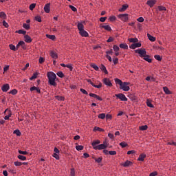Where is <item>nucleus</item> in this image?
I'll use <instances>...</instances> for the list:
<instances>
[{
    "mask_svg": "<svg viewBox=\"0 0 176 176\" xmlns=\"http://www.w3.org/2000/svg\"><path fill=\"white\" fill-rule=\"evenodd\" d=\"M34 90H36L37 93H41V89L39 87L35 86L30 87V91H34Z\"/></svg>",
    "mask_w": 176,
    "mask_h": 176,
    "instance_id": "a878e982",
    "label": "nucleus"
},
{
    "mask_svg": "<svg viewBox=\"0 0 176 176\" xmlns=\"http://www.w3.org/2000/svg\"><path fill=\"white\" fill-rule=\"evenodd\" d=\"M4 112H8V115L4 117L5 120H9V118L12 116V111L6 109Z\"/></svg>",
    "mask_w": 176,
    "mask_h": 176,
    "instance_id": "a211bd4d",
    "label": "nucleus"
},
{
    "mask_svg": "<svg viewBox=\"0 0 176 176\" xmlns=\"http://www.w3.org/2000/svg\"><path fill=\"white\" fill-rule=\"evenodd\" d=\"M135 53H138L139 54L140 57L142 58H144L145 56L146 55V50L145 49H138L135 50Z\"/></svg>",
    "mask_w": 176,
    "mask_h": 176,
    "instance_id": "20e7f679",
    "label": "nucleus"
},
{
    "mask_svg": "<svg viewBox=\"0 0 176 176\" xmlns=\"http://www.w3.org/2000/svg\"><path fill=\"white\" fill-rule=\"evenodd\" d=\"M89 97H93L94 98H96V100H98V101H102V98L101 97L93 93L89 94Z\"/></svg>",
    "mask_w": 176,
    "mask_h": 176,
    "instance_id": "dca6fc26",
    "label": "nucleus"
},
{
    "mask_svg": "<svg viewBox=\"0 0 176 176\" xmlns=\"http://www.w3.org/2000/svg\"><path fill=\"white\" fill-rule=\"evenodd\" d=\"M14 166H16V167H20V166H23V162L16 161V162H14Z\"/></svg>",
    "mask_w": 176,
    "mask_h": 176,
    "instance_id": "37998d69",
    "label": "nucleus"
},
{
    "mask_svg": "<svg viewBox=\"0 0 176 176\" xmlns=\"http://www.w3.org/2000/svg\"><path fill=\"white\" fill-rule=\"evenodd\" d=\"M34 20L36 21H38V23H42V18L41 17V16L38 15V16H36L34 17Z\"/></svg>",
    "mask_w": 176,
    "mask_h": 176,
    "instance_id": "c9c22d12",
    "label": "nucleus"
},
{
    "mask_svg": "<svg viewBox=\"0 0 176 176\" xmlns=\"http://www.w3.org/2000/svg\"><path fill=\"white\" fill-rule=\"evenodd\" d=\"M9 47H10V50H13V52H16V46H14V45H13V44H10Z\"/></svg>",
    "mask_w": 176,
    "mask_h": 176,
    "instance_id": "79ce46f5",
    "label": "nucleus"
},
{
    "mask_svg": "<svg viewBox=\"0 0 176 176\" xmlns=\"http://www.w3.org/2000/svg\"><path fill=\"white\" fill-rule=\"evenodd\" d=\"M102 82L105 86H107L108 87H112V82L109 78H105L102 80Z\"/></svg>",
    "mask_w": 176,
    "mask_h": 176,
    "instance_id": "6e6552de",
    "label": "nucleus"
},
{
    "mask_svg": "<svg viewBox=\"0 0 176 176\" xmlns=\"http://www.w3.org/2000/svg\"><path fill=\"white\" fill-rule=\"evenodd\" d=\"M48 83L51 86H57V82H56V79H57V76L53 72H47Z\"/></svg>",
    "mask_w": 176,
    "mask_h": 176,
    "instance_id": "f03ea898",
    "label": "nucleus"
},
{
    "mask_svg": "<svg viewBox=\"0 0 176 176\" xmlns=\"http://www.w3.org/2000/svg\"><path fill=\"white\" fill-rule=\"evenodd\" d=\"M120 165L122 166V167H131V166L133 165V162L129 160H126Z\"/></svg>",
    "mask_w": 176,
    "mask_h": 176,
    "instance_id": "f8f14e48",
    "label": "nucleus"
},
{
    "mask_svg": "<svg viewBox=\"0 0 176 176\" xmlns=\"http://www.w3.org/2000/svg\"><path fill=\"white\" fill-rule=\"evenodd\" d=\"M80 91H81V93H82V94H85L86 96H87V94H89V93H87V91L83 88L80 89Z\"/></svg>",
    "mask_w": 176,
    "mask_h": 176,
    "instance_id": "052dcab7",
    "label": "nucleus"
},
{
    "mask_svg": "<svg viewBox=\"0 0 176 176\" xmlns=\"http://www.w3.org/2000/svg\"><path fill=\"white\" fill-rule=\"evenodd\" d=\"M119 46L115 45L113 46V50L115 51V52H119Z\"/></svg>",
    "mask_w": 176,
    "mask_h": 176,
    "instance_id": "e2e57ef3",
    "label": "nucleus"
},
{
    "mask_svg": "<svg viewBox=\"0 0 176 176\" xmlns=\"http://www.w3.org/2000/svg\"><path fill=\"white\" fill-rule=\"evenodd\" d=\"M10 94H12V96H16L17 94V89H14L10 91Z\"/></svg>",
    "mask_w": 176,
    "mask_h": 176,
    "instance_id": "de8ad7c7",
    "label": "nucleus"
},
{
    "mask_svg": "<svg viewBox=\"0 0 176 176\" xmlns=\"http://www.w3.org/2000/svg\"><path fill=\"white\" fill-rule=\"evenodd\" d=\"M38 63H39V64H42L43 63H45V58L41 56L39 58Z\"/></svg>",
    "mask_w": 176,
    "mask_h": 176,
    "instance_id": "69168bd1",
    "label": "nucleus"
},
{
    "mask_svg": "<svg viewBox=\"0 0 176 176\" xmlns=\"http://www.w3.org/2000/svg\"><path fill=\"white\" fill-rule=\"evenodd\" d=\"M114 80L116 85H119L120 89L121 90H123V91H129L130 90V87L129 86V85H130V82H123L122 80L119 78H115Z\"/></svg>",
    "mask_w": 176,
    "mask_h": 176,
    "instance_id": "f257e3e1",
    "label": "nucleus"
},
{
    "mask_svg": "<svg viewBox=\"0 0 176 176\" xmlns=\"http://www.w3.org/2000/svg\"><path fill=\"white\" fill-rule=\"evenodd\" d=\"M23 28H25V30H30V28H31V26L30 25V23H23Z\"/></svg>",
    "mask_w": 176,
    "mask_h": 176,
    "instance_id": "e433bc0d",
    "label": "nucleus"
},
{
    "mask_svg": "<svg viewBox=\"0 0 176 176\" xmlns=\"http://www.w3.org/2000/svg\"><path fill=\"white\" fill-rule=\"evenodd\" d=\"M139 130L141 131H145V130H148V125H142L139 126Z\"/></svg>",
    "mask_w": 176,
    "mask_h": 176,
    "instance_id": "cd10ccee",
    "label": "nucleus"
},
{
    "mask_svg": "<svg viewBox=\"0 0 176 176\" xmlns=\"http://www.w3.org/2000/svg\"><path fill=\"white\" fill-rule=\"evenodd\" d=\"M57 76L59 78H64V73L63 72H58L56 73Z\"/></svg>",
    "mask_w": 176,
    "mask_h": 176,
    "instance_id": "09e8293b",
    "label": "nucleus"
},
{
    "mask_svg": "<svg viewBox=\"0 0 176 176\" xmlns=\"http://www.w3.org/2000/svg\"><path fill=\"white\" fill-rule=\"evenodd\" d=\"M100 144H101V141H100V140H96L91 143V146L95 151H97V148L98 147Z\"/></svg>",
    "mask_w": 176,
    "mask_h": 176,
    "instance_id": "9d476101",
    "label": "nucleus"
},
{
    "mask_svg": "<svg viewBox=\"0 0 176 176\" xmlns=\"http://www.w3.org/2000/svg\"><path fill=\"white\" fill-rule=\"evenodd\" d=\"M158 10H160V12H162L163 10H166V7L163 6H158Z\"/></svg>",
    "mask_w": 176,
    "mask_h": 176,
    "instance_id": "13d9d810",
    "label": "nucleus"
},
{
    "mask_svg": "<svg viewBox=\"0 0 176 176\" xmlns=\"http://www.w3.org/2000/svg\"><path fill=\"white\" fill-rule=\"evenodd\" d=\"M98 119L104 120V119H105V118H106V115H105V113H100V114L98 116Z\"/></svg>",
    "mask_w": 176,
    "mask_h": 176,
    "instance_id": "4c0bfd02",
    "label": "nucleus"
},
{
    "mask_svg": "<svg viewBox=\"0 0 176 176\" xmlns=\"http://www.w3.org/2000/svg\"><path fill=\"white\" fill-rule=\"evenodd\" d=\"M146 105L147 107H148L149 108H155V106H153L152 104V102L151 101H149V99H147L146 100Z\"/></svg>",
    "mask_w": 176,
    "mask_h": 176,
    "instance_id": "2f4dec72",
    "label": "nucleus"
},
{
    "mask_svg": "<svg viewBox=\"0 0 176 176\" xmlns=\"http://www.w3.org/2000/svg\"><path fill=\"white\" fill-rule=\"evenodd\" d=\"M36 6V3H32L30 4V7H29V9L30 10H34V9H35V7Z\"/></svg>",
    "mask_w": 176,
    "mask_h": 176,
    "instance_id": "864d4df0",
    "label": "nucleus"
},
{
    "mask_svg": "<svg viewBox=\"0 0 176 176\" xmlns=\"http://www.w3.org/2000/svg\"><path fill=\"white\" fill-rule=\"evenodd\" d=\"M18 159H19L20 160L24 161V160H27V157L19 155H18Z\"/></svg>",
    "mask_w": 176,
    "mask_h": 176,
    "instance_id": "c03bdc74",
    "label": "nucleus"
},
{
    "mask_svg": "<svg viewBox=\"0 0 176 176\" xmlns=\"http://www.w3.org/2000/svg\"><path fill=\"white\" fill-rule=\"evenodd\" d=\"M166 145H172L173 146H176V142H173V141L168 142V143H166Z\"/></svg>",
    "mask_w": 176,
    "mask_h": 176,
    "instance_id": "0e129e2a",
    "label": "nucleus"
},
{
    "mask_svg": "<svg viewBox=\"0 0 176 176\" xmlns=\"http://www.w3.org/2000/svg\"><path fill=\"white\" fill-rule=\"evenodd\" d=\"M91 68H94V69H95V71H98V69H99V67L95 63H91Z\"/></svg>",
    "mask_w": 176,
    "mask_h": 176,
    "instance_id": "ea45409f",
    "label": "nucleus"
},
{
    "mask_svg": "<svg viewBox=\"0 0 176 176\" xmlns=\"http://www.w3.org/2000/svg\"><path fill=\"white\" fill-rule=\"evenodd\" d=\"M16 32H17L18 34H23V35H25V34H27V32L25 30H19L16 31Z\"/></svg>",
    "mask_w": 176,
    "mask_h": 176,
    "instance_id": "603ef678",
    "label": "nucleus"
},
{
    "mask_svg": "<svg viewBox=\"0 0 176 176\" xmlns=\"http://www.w3.org/2000/svg\"><path fill=\"white\" fill-rule=\"evenodd\" d=\"M157 2V0H148L146 1V5H148L149 8H153L155 5H156Z\"/></svg>",
    "mask_w": 176,
    "mask_h": 176,
    "instance_id": "9b49d317",
    "label": "nucleus"
},
{
    "mask_svg": "<svg viewBox=\"0 0 176 176\" xmlns=\"http://www.w3.org/2000/svg\"><path fill=\"white\" fill-rule=\"evenodd\" d=\"M118 17L123 23H127L129 21V14H120L118 15Z\"/></svg>",
    "mask_w": 176,
    "mask_h": 176,
    "instance_id": "39448f33",
    "label": "nucleus"
},
{
    "mask_svg": "<svg viewBox=\"0 0 176 176\" xmlns=\"http://www.w3.org/2000/svg\"><path fill=\"white\" fill-rule=\"evenodd\" d=\"M106 119H107V120H112V115L107 114L106 115Z\"/></svg>",
    "mask_w": 176,
    "mask_h": 176,
    "instance_id": "680f3d73",
    "label": "nucleus"
},
{
    "mask_svg": "<svg viewBox=\"0 0 176 176\" xmlns=\"http://www.w3.org/2000/svg\"><path fill=\"white\" fill-rule=\"evenodd\" d=\"M130 49H137V47H141V43H135L129 46Z\"/></svg>",
    "mask_w": 176,
    "mask_h": 176,
    "instance_id": "2eb2a0df",
    "label": "nucleus"
},
{
    "mask_svg": "<svg viewBox=\"0 0 176 176\" xmlns=\"http://www.w3.org/2000/svg\"><path fill=\"white\" fill-rule=\"evenodd\" d=\"M44 11L45 12V13H50V3L45 5Z\"/></svg>",
    "mask_w": 176,
    "mask_h": 176,
    "instance_id": "6ab92c4d",
    "label": "nucleus"
},
{
    "mask_svg": "<svg viewBox=\"0 0 176 176\" xmlns=\"http://www.w3.org/2000/svg\"><path fill=\"white\" fill-rule=\"evenodd\" d=\"M157 175V171H154L151 173H150L149 176H156Z\"/></svg>",
    "mask_w": 176,
    "mask_h": 176,
    "instance_id": "774afa93",
    "label": "nucleus"
},
{
    "mask_svg": "<svg viewBox=\"0 0 176 176\" xmlns=\"http://www.w3.org/2000/svg\"><path fill=\"white\" fill-rule=\"evenodd\" d=\"M120 146H122V148H126V146H127V143H126V142H122L120 143Z\"/></svg>",
    "mask_w": 176,
    "mask_h": 176,
    "instance_id": "5fc2aeb1",
    "label": "nucleus"
},
{
    "mask_svg": "<svg viewBox=\"0 0 176 176\" xmlns=\"http://www.w3.org/2000/svg\"><path fill=\"white\" fill-rule=\"evenodd\" d=\"M19 45L21 46L23 50H27V45H25V43L23 41H19Z\"/></svg>",
    "mask_w": 176,
    "mask_h": 176,
    "instance_id": "b1692460",
    "label": "nucleus"
},
{
    "mask_svg": "<svg viewBox=\"0 0 176 176\" xmlns=\"http://www.w3.org/2000/svg\"><path fill=\"white\" fill-rule=\"evenodd\" d=\"M109 21L113 22V21H116V17L115 16H111L109 17Z\"/></svg>",
    "mask_w": 176,
    "mask_h": 176,
    "instance_id": "49530a36",
    "label": "nucleus"
},
{
    "mask_svg": "<svg viewBox=\"0 0 176 176\" xmlns=\"http://www.w3.org/2000/svg\"><path fill=\"white\" fill-rule=\"evenodd\" d=\"M55 98L58 100V101H64V97L60 96H55Z\"/></svg>",
    "mask_w": 176,
    "mask_h": 176,
    "instance_id": "8fccbe9b",
    "label": "nucleus"
},
{
    "mask_svg": "<svg viewBox=\"0 0 176 176\" xmlns=\"http://www.w3.org/2000/svg\"><path fill=\"white\" fill-rule=\"evenodd\" d=\"M154 58L157 60V61H162V56H160V55H155Z\"/></svg>",
    "mask_w": 176,
    "mask_h": 176,
    "instance_id": "6e6d98bb",
    "label": "nucleus"
},
{
    "mask_svg": "<svg viewBox=\"0 0 176 176\" xmlns=\"http://www.w3.org/2000/svg\"><path fill=\"white\" fill-rule=\"evenodd\" d=\"M147 38L151 41V42H155V41H156V38L150 34H147Z\"/></svg>",
    "mask_w": 176,
    "mask_h": 176,
    "instance_id": "393cba45",
    "label": "nucleus"
},
{
    "mask_svg": "<svg viewBox=\"0 0 176 176\" xmlns=\"http://www.w3.org/2000/svg\"><path fill=\"white\" fill-rule=\"evenodd\" d=\"M146 157V154L142 153L139 155V157L138 158V162H144L145 160V158Z\"/></svg>",
    "mask_w": 176,
    "mask_h": 176,
    "instance_id": "f3484780",
    "label": "nucleus"
},
{
    "mask_svg": "<svg viewBox=\"0 0 176 176\" xmlns=\"http://www.w3.org/2000/svg\"><path fill=\"white\" fill-rule=\"evenodd\" d=\"M38 78V73H34L32 76L30 78V80H32L34 79H36Z\"/></svg>",
    "mask_w": 176,
    "mask_h": 176,
    "instance_id": "a18cd8bd",
    "label": "nucleus"
},
{
    "mask_svg": "<svg viewBox=\"0 0 176 176\" xmlns=\"http://www.w3.org/2000/svg\"><path fill=\"white\" fill-rule=\"evenodd\" d=\"M24 38L25 42H26L27 43H31L32 42V39L31 38V36H30L29 35H25Z\"/></svg>",
    "mask_w": 176,
    "mask_h": 176,
    "instance_id": "aec40b11",
    "label": "nucleus"
},
{
    "mask_svg": "<svg viewBox=\"0 0 176 176\" xmlns=\"http://www.w3.org/2000/svg\"><path fill=\"white\" fill-rule=\"evenodd\" d=\"M50 56L54 60H57V58H58V54H57L54 51H50Z\"/></svg>",
    "mask_w": 176,
    "mask_h": 176,
    "instance_id": "ddd939ff",
    "label": "nucleus"
},
{
    "mask_svg": "<svg viewBox=\"0 0 176 176\" xmlns=\"http://www.w3.org/2000/svg\"><path fill=\"white\" fill-rule=\"evenodd\" d=\"M10 89V86L9 84H5L1 87V90L3 91V93H6Z\"/></svg>",
    "mask_w": 176,
    "mask_h": 176,
    "instance_id": "4468645a",
    "label": "nucleus"
},
{
    "mask_svg": "<svg viewBox=\"0 0 176 176\" xmlns=\"http://www.w3.org/2000/svg\"><path fill=\"white\" fill-rule=\"evenodd\" d=\"M120 49H129V45L126 43H121L120 44Z\"/></svg>",
    "mask_w": 176,
    "mask_h": 176,
    "instance_id": "473e14b6",
    "label": "nucleus"
},
{
    "mask_svg": "<svg viewBox=\"0 0 176 176\" xmlns=\"http://www.w3.org/2000/svg\"><path fill=\"white\" fill-rule=\"evenodd\" d=\"M93 131H100V132H101V131H104V130L102 128L98 127V126H95L93 129Z\"/></svg>",
    "mask_w": 176,
    "mask_h": 176,
    "instance_id": "72a5a7b5",
    "label": "nucleus"
},
{
    "mask_svg": "<svg viewBox=\"0 0 176 176\" xmlns=\"http://www.w3.org/2000/svg\"><path fill=\"white\" fill-rule=\"evenodd\" d=\"M163 90L166 94H171V91H170L167 87H164Z\"/></svg>",
    "mask_w": 176,
    "mask_h": 176,
    "instance_id": "c756f323",
    "label": "nucleus"
},
{
    "mask_svg": "<svg viewBox=\"0 0 176 176\" xmlns=\"http://www.w3.org/2000/svg\"><path fill=\"white\" fill-rule=\"evenodd\" d=\"M77 27L80 35L85 38H87V36H89V33H87V32L85 30V26L83 25V23H82V22H78L77 24Z\"/></svg>",
    "mask_w": 176,
    "mask_h": 176,
    "instance_id": "7ed1b4c3",
    "label": "nucleus"
},
{
    "mask_svg": "<svg viewBox=\"0 0 176 176\" xmlns=\"http://www.w3.org/2000/svg\"><path fill=\"white\" fill-rule=\"evenodd\" d=\"M70 176H75V168H72L70 169Z\"/></svg>",
    "mask_w": 176,
    "mask_h": 176,
    "instance_id": "4d7b16f0",
    "label": "nucleus"
},
{
    "mask_svg": "<svg viewBox=\"0 0 176 176\" xmlns=\"http://www.w3.org/2000/svg\"><path fill=\"white\" fill-rule=\"evenodd\" d=\"M84 148H85V147L82 145L76 146V151H83Z\"/></svg>",
    "mask_w": 176,
    "mask_h": 176,
    "instance_id": "58836bf2",
    "label": "nucleus"
},
{
    "mask_svg": "<svg viewBox=\"0 0 176 176\" xmlns=\"http://www.w3.org/2000/svg\"><path fill=\"white\" fill-rule=\"evenodd\" d=\"M143 60L147 61V63H152V59L151 58V56L146 54Z\"/></svg>",
    "mask_w": 176,
    "mask_h": 176,
    "instance_id": "5701e85b",
    "label": "nucleus"
},
{
    "mask_svg": "<svg viewBox=\"0 0 176 176\" xmlns=\"http://www.w3.org/2000/svg\"><path fill=\"white\" fill-rule=\"evenodd\" d=\"M87 82H88V83H90L93 86V87H96V89H101L102 87V83L101 82H99L98 85H96L91 82V79L87 80Z\"/></svg>",
    "mask_w": 176,
    "mask_h": 176,
    "instance_id": "1a4fd4ad",
    "label": "nucleus"
},
{
    "mask_svg": "<svg viewBox=\"0 0 176 176\" xmlns=\"http://www.w3.org/2000/svg\"><path fill=\"white\" fill-rule=\"evenodd\" d=\"M14 134H16V135L20 137V135H21V132H20V130L16 129L15 131H14Z\"/></svg>",
    "mask_w": 176,
    "mask_h": 176,
    "instance_id": "3c124183",
    "label": "nucleus"
},
{
    "mask_svg": "<svg viewBox=\"0 0 176 176\" xmlns=\"http://www.w3.org/2000/svg\"><path fill=\"white\" fill-rule=\"evenodd\" d=\"M6 14L5 12H0V19H3V20H6Z\"/></svg>",
    "mask_w": 176,
    "mask_h": 176,
    "instance_id": "c85d7f7f",
    "label": "nucleus"
},
{
    "mask_svg": "<svg viewBox=\"0 0 176 176\" xmlns=\"http://www.w3.org/2000/svg\"><path fill=\"white\" fill-rule=\"evenodd\" d=\"M100 69L104 72L106 75L108 74V70H107V67L104 65H102Z\"/></svg>",
    "mask_w": 176,
    "mask_h": 176,
    "instance_id": "f704fd0d",
    "label": "nucleus"
},
{
    "mask_svg": "<svg viewBox=\"0 0 176 176\" xmlns=\"http://www.w3.org/2000/svg\"><path fill=\"white\" fill-rule=\"evenodd\" d=\"M117 98H118L119 100H120V101H127V98L126 97V95L123 94H116L115 95Z\"/></svg>",
    "mask_w": 176,
    "mask_h": 176,
    "instance_id": "0eeeda50",
    "label": "nucleus"
},
{
    "mask_svg": "<svg viewBox=\"0 0 176 176\" xmlns=\"http://www.w3.org/2000/svg\"><path fill=\"white\" fill-rule=\"evenodd\" d=\"M46 38H48V39H51V41H56L55 35L46 34Z\"/></svg>",
    "mask_w": 176,
    "mask_h": 176,
    "instance_id": "bb28decb",
    "label": "nucleus"
},
{
    "mask_svg": "<svg viewBox=\"0 0 176 176\" xmlns=\"http://www.w3.org/2000/svg\"><path fill=\"white\" fill-rule=\"evenodd\" d=\"M129 8V5H122V8L118 10V12H125Z\"/></svg>",
    "mask_w": 176,
    "mask_h": 176,
    "instance_id": "412c9836",
    "label": "nucleus"
},
{
    "mask_svg": "<svg viewBox=\"0 0 176 176\" xmlns=\"http://www.w3.org/2000/svg\"><path fill=\"white\" fill-rule=\"evenodd\" d=\"M53 157L56 158V160H60V155H58V154H57V153H54Z\"/></svg>",
    "mask_w": 176,
    "mask_h": 176,
    "instance_id": "338daca9",
    "label": "nucleus"
},
{
    "mask_svg": "<svg viewBox=\"0 0 176 176\" xmlns=\"http://www.w3.org/2000/svg\"><path fill=\"white\" fill-rule=\"evenodd\" d=\"M69 7L72 10V12H76L78 10V9H76L75 6L72 5H69Z\"/></svg>",
    "mask_w": 176,
    "mask_h": 176,
    "instance_id": "bf43d9fd",
    "label": "nucleus"
},
{
    "mask_svg": "<svg viewBox=\"0 0 176 176\" xmlns=\"http://www.w3.org/2000/svg\"><path fill=\"white\" fill-rule=\"evenodd\" d=\"M66 68H69V71H73L74 66L72 65V64L69 63L66 65Z\"/></svg>",
    "mask_w": 176,
    "mask_h": 176,
    "instance_id": "a19ab883",
    "label": "nucleus"
},
{
    "mask_svg": "<svg viewBox=\"0 0 176 176\" xmlns=\"http://www.w3.org/2000/svg\"><path fill=\"white\" fill-rule=\"evenodd\" d=\"M128 41L131 43H135L138 41V38H129Z\"/></svg>",
    "mask_w": 176,
    "mask_h": 176,
    "instance_id": "7c9ffc66",
    "label": "nucleus"
},
{
    "mask_svg": "<svg viewBox=\"0 0 176 176\" xmlns=\"http://www.w3.org/2000/svg\"><path fill=\"white\" fill-rule=\"evenodd\" d=\"M108 148V144L106 142H104L103 144H100L96 148V151H102V149H107Z\"/></svg>",
    "mask_w": 176,
    "mask_h": 176,
    "instance_id": "423d86ee",
    "label": "nucleus"
},
{
    "mask_svg": "<svg viewBox=\"0 0 176 176\" xmlns=\"http://www.w3.org/2000/svg\"><path fill=\"white\" fill-rule=\"evenodd\" d=\"M102 28H104L106 31H112V28L109 25H103L101 26Z\"/></svg>",
    "mask_w": 176,
    "mask_h": 176,
    "instance_id": "4be33fe9",
    "label": "nucleus"
}]
</instances>
